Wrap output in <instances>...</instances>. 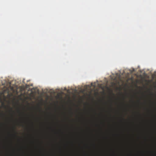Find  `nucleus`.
Segmentation results:
<instances>
[{
  "label": "nucleus",
  "mask_w": 156,
  "mask_h": 156,
  "mask_svg": "<svg viewBox=\"0 0 156 156\" xmlns=\"http://www.w3.org/2000/svg\"><path fill=\"white\" fill-rule=\"evenodd\" d=\"M11 111L12 112H13V111H12V109H11Z\"/></svg>",
  "instance_id": "1"
}]
</instances>
